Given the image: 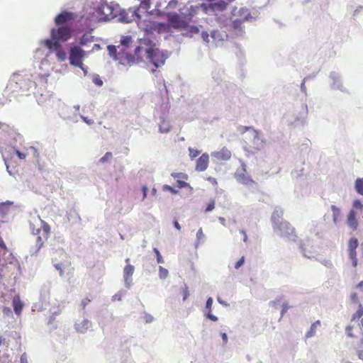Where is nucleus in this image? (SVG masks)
I'll return each mask as SVG.
<instances>
[{
  "mask_svg": "<svg viewBox=\"0 0 363 363\" xmlns=\"http://www.w3.org/2000/svg\"><path fill=\"white\" fill-rule=\"evenodd\" d=\"M347 224L353 230H356L358 228V220L357 218V213L354 209H351L347 215Z\"/></svg>",
  "mask_w": 363,
  "mask_h": 363,
  "instance_id": "12",
  "label": "nucleus"
},
{
  "mask_svg": "<svg viewBox=\"0 0 363 363\" xmlns=\"http://www.w3.org/2000/svg\"><path fill=\"white\" fill-rule=\"evenodd\" d=\"M42 230L45 234L44 235L45 238L47 239L50 234V225L48 223H44L43 225Z\"/></svg>",
  "mask_w": 363,
  "mask_h": 363,
  "instance_id": "35",
  "label": "nucleus"
},
{
  "mask_svg": "<svg viewBox=\"0 0 363 363\" xmlns=\"http://www.w3.org/2000/svg\"><path fill=\"white\" fill-rule=\"evenodd\" d=\"M202 236H203V230L201 228H200L198 232H197V237L198 238H201Z\"/></svg>",
  "mask_w": 363,
  "mask_h": 363,
  "instance_id": "60",
  "label": "nucleus"
},
{
  "mask_svg": "<svg viewBox=\"0 0 363 363\" xmlns=\"http://www.w3.org/2000/svg\"><path fill=\"white\" fill-rule=\"evenodd\" d=\"M93 82L97 85V86H102L103 85V81L100 78L99 75H95L93 77Z\"/></svg>",
  "mask_w": 363,
  "mask_h": 363,
  "instance_id": "38",
  "label": "nucleus"
},
{
  "mask_svg": "<svg viewBox=\"0 0 363 363\" xmlns=\"http://www.w3.org/2000/svg\"><path fill=\"white\" fill-rule=\"evenodd\" d=\"M359 320L357 326L350 325L346 327L345 332L347 336L357 337L359 334L363 335V305L359 304L358 309L352 314L351 321L356 322Z\"/></svg>",
  "mask_w": 363,
  "mask_h": 363,
  "instance_id": "3",
  "label": "nucleus"
},
{
  "mask_svg": "<svg viewBox=\"0 0 363 363\" xmlns=\"http://www.w3.org/2000/svg\"><path fill=\"white\" fill-rule=\"evenodd\" d=\"M7 204L6 203H2L0 205V209L3 208L4 206H6Z\"/></svg>",
  "mask_w": 363,
  "mask_h": 363,
  "instance_id": "64",
  "label": "nucleus"
},
{
  "mask_svg": "<svg viewBox=\"0 0 363 363\" xmlns=\"http://www.w3.org/2000/svg\"><path fill=\"white\" fill-rule=\"evenodd\" d=\"M356 191L363 196V178H359L355 181Z\"/></svg>",
  "mask_w": 363,
  "mask_h": 363,
  "instance_id": "23",
  "label": "nucleus"
},
{
  "mask_svg": "<svg viewBox=\"0 0 363 363\" xmlns=\"http://www.w3.org/2000/svg\"><path fill=\"white\" fill-rule=\"evenodd\" d=\"M0 247L4 250H7L6 244L1 237H0Z\"/></svg>",
  "mask_w": 363,
  "mask_h": 363,
  "instance_id": "53",
  "label": "nucleus"
},
{
  "mask_svg": "<svg viewBox=\"0 0 363 363\" xmlns=\"http://www.w3.org/2000/svg\"><path fill=\"white\" fill-rule=\"evenodd\" d=\"M108 50L111 57H113L115 60H118V57L116 55L117 49L115 45H108Z\"/></svg>",
  "mask_w": 363,
  "mask_h": 363,
  "instance_id": "30",
  "label": "nucleus"
},
{
  "mask_svg": "<svg viewBox=\"0 0 363 363\" xmlns=\"http://www.w3.org/2000/svg\"><path fill=\"white\" fill-rule=\"evenodd\" d=\"M86 55L85 51L79 45H74L69 50V63L70 65L84 69L83 60Z\"/></svg>",
  "mask_w": 363,
  "mask_h": 363,
  "instance_id": "4",
  "label": "nucleus"
},
{
  "mask_svg": "<svg viewBox=\"0 0 363 363\" xmlns=\"http://www.w3.org/2000/svg\"><path fill=\"white\" fill-rule=\"evenodd\" d=\"M130 258L125 259L126 265L123 269V277L126 282L131 281V277L133 276L135 270L134 267L130 264Z\"/></svg>",
  "mask_w": 363,
  "mask_h": 363,
  "instance_id": "14",
  "label": "nucleus"
},
{
  "mask_svg": "<svg viewBox=\"0 0 363 363\" xmlns=\"http://www.w3.org/2000/svg\"><path fill=\"white\" fill-rule=\"evenodd\" d=\"M201 37L206 43H208L209 42V35L206 31L202 32Z\"/></svg>",
  "mask_w": 363,
  "mask_h": 363,
  "instance_id": "47",
  "label": "nucleus"
},
{
  "mask_svg": "<svg viewBox=\"0 0 363 363\" xmlns=\"http://www.w3.org/2000/svg\"><path fill=\"white\" fill-rule=\"evenodd\" d=\"M358 240L356 238H352L348 242V250H356L358 247Z\"/></svg>",
  "mask_w": 363,
  "mask_h": 363,
  "instance_id": "26",
  "label": "nucleus"
},
{
  "mask_svg": "<svg viewBox=\"0 0 363 363\" xmlns=\"http://www.w3.org/2000/svg\"><path fill=\"white\" fill-rule=\"evenodd\" d=\"M211 156L217 161H228L231 158V152L224 147L219 151L212 152Z\"/></svg>",
  "mask_w": 363,
  "mask_h": 363,
  "instance_id": "10",
  "label": "nucleus"
},
{
  "mask_svg": "<svg viewBox=\"0 0 363 363\" xmlns=\"http://www.w3.org/2000/svg\"><path fill=\"white\" fill-rule=\"evenodd\" d=\"M153 251L155 253V255L157 257V263H159V264L164 263V259H163L160 251L157 250V248H154Z\"/></svg>",
  "mask_w": 363,
  "mask_h": 363,
  "instance_id": "36",
  "label": "nucleus"
},
{
  "mask_svg": "<svg viewBox=\"0 0 363 363\" xmlns=\"http://www.w3.org/2000/svg\"><path fill=\"white\" fill-rule=\"evenodd\" d=\"M160 132L162 133H167L169 130V128H167L165 130H162V127L160 128Z\"/></svg>",
  "mask_w": 363,
  "mask_h": 363,
  "instance_id": "62",
  "label": "nucleus"
},
{
  "mask_svg": "<svg viewBox=\"0 0 363 363\" xmlns=\"http://www.w3.org/2000/svg\"><path fill=\"white\" fill-rule=\"evenodd\" d=\"M244 262H245V257H242L235 264V269H238L240 268L243 264H244Z\"/></svg>",
  "mask_w": 363,
  "mask_h": 363,
  "instance_id": "46",
  "label": "nucleus"
},
{
  "mask_svg": "<svg viewBox=\"0 0 363 363\" xmlns=\"http://www.w3.org/2000/svg\"><path fill=\"white\" fill-rule=\"evenodd\" d=\"M149 30H154V32H157L158 33H168L170 30V26L169 22L166 23L156 21L155 27L150 28Z\"/></svg>",
  "mask_w": 363,
  "mask_h": 363,
  "instance_id": "16",
  "label": "nucleus"
},
{
  "mask_svg": "<svg viewBox=\"0 0 363 363\" xmlns=\"http://www.w3.org/2000/svg\"><path fill=\"white\" fill-rule=\"evenodd\" d=\"M21 363H28V360L25 354H23L21 357Z\"/></svg>",
  "mask_w": 363,
  "mask_h": 363,
  "instance_id": "58",
  "label": "nucleus"
},
{
  "mask_svg": "<svg viewBox=\"0 0 363 363\" xmlns=\"http://www.w3.org/2000/svg\"><path fill=\"white\" fill-rule=\"evenodd\" d=\"M209 163V156L207 153L202 154L196 160L195 169L198 172L205 171Z\"/></svg>",
  "mask_w": 363,
  "mask_h": 363,
  "instance_id": "11",
  "label": "nucleus"
},
{
  "mask_svg": "<svg viewBox=\"0 0 363 363\" xmlns=\"http://www.w3.org/2000/svg\"><path fill=\"white\" fill-rule=\"evenodd\" d=\"M356 289H359L360 291L363 292V281H361L356 286Z\"/></svg>",
  "mask_w": 363,
  "mask_h": 363,
  "instance_id": "54",
  "label": "nucleus"
},
{
  "mask_svg": "<svg viewBox=\"0 0 363 363\" xmlns=\"http://www.w3.org/2000/svg\"><path fill=\"white\" fill-rule=\"evenodd\" d=\"M169 274L168 270L162 266L159 267V277L160 279H164L167 277Z\"/></svg>",
  "mask_w": 363,
  "mask_h": 363,
  "instance_id": "28",
  "label": "nucleus"
},
{
  "mask_svg": "<svg viewBox=\"0 0 363 363\" xmlns=\"http://www.w3.org/2000/svg\"><path fill=\"white\" fill-rule=\"evenodd\" d=\"M43 45L49 50L54 51L55 55L60 62H64L67 58V53L63 50L60 42L52 40L46 39L43 41Z\"/></svg>",
  "mask_w": 363,
  "mask_h": 363,
  "instance_id": "6",
  "label": "nucleus"
},
{
  "mask_svg": "<svg viewBox=\"0 0 363 363\" xmlns=\"http://www.w3.org/2000/svg\"><path fill=\"white\" fill-rule=\"evenodd\" d=\"M132 42V38L130 36L126 35L123 36L121 39V44L124 46H128V45Z\"/></svg>",
  "mask_w": 363,
  "mask_h": 363,
  "instance_id": "32",
  "label": "nucleus"
},
{
  "mask_svg": "<svg viewBox=\"0 0 363 363\" xmlns=\"http://www.w3.org/2000/svg\"><path fill=\"white\" fill-rule=\"evenodd\" d=\"M239 130L241 133H244L248 130H252L253 132V135L255 138H257L259 135V132L256 130L253 127L251 126H240L239 128Z\"/></svg>",
  "mask_w": 363,
  "mask_h": 363,
  "instance_id": "25",
  "label": "nucleus"
},
{
  "mask_svg": "<svg viewBox=\"0 0 363 363\" xmlns=\"http://www.w3.org/2000/svg\"><path fill=\"white\" fill-rule=\"evenodd\" d=\"M146 53L147 58L155 65L156 68L164 64L165 58L159 50L150 48L146 50Z\"/></svg>",
  "mask_w": 363,
  "mask_h": 363,
  "instance_id": "8",
  "label": "nucleus"
},
{
  "mask_svg": "<svg viewBox=\"0 0 363 363\" xmlns=\"http://www.w3.org/2000/svg\"><path fill=\"white\" fill-rule=\"evenodd\" d=\"M349 257L352 262V265L354 267H356L358 264V260L357 257V252L356 250H348Z\"/></svg>",
  "mask_w": 363,
  "mask_h": 363,
  "instance_id": "24",
  "label": "nucleus"
},
{
  "mask_svg": "<svg viewBox=\"0 0 363 363\" xmlns=\"http://www.w3.org/2000/svg\"><path fill=\"white\" fill-rule=\"evenodd\" d=\"M178 4L177 0H171L167 5V8L175 9Z\"/></svg>",
  "mask_w": 363,
  "mask_h": 363,
  "instance_id": "45",
  "label": "nucleus"
},
{
  "mask_svg": "<svg viewBox=\"0 0 363 363\" xmlns=\"http://www.w3.org/2000/svg\"><path fill=\"white\" fill-rule=\"evenodd\" d=\"M162 189L164 191H169V192L172 193V194H178V191L177 190H176L174 187H172V186H171L169 185H167V184L163 185L162 186Z\"/></svg>",
  "mask_w": 363,
  "mask_h": 363,
  "instance_id": "34",
  "label": "nucleus"
},
{
  "mask_svg": "<svg viewBox=\"0 0 363 363\" xmlns=\"http://www.w3.org/2000/svg\"><path fill=\"white\" fill-rule=\"evenodd\" d=\"M23 303L21 301L19 295H16L13 298V307L16 315H20L23 308Z\"/></svg>",
  "mask_w": 363,
  "mask_h": 363,
  "instance_id": "17",
  "label": "nucleus"
},
{
  "mask_svg": "<svg viewBox=\"0 0 363 363\" xmlns=\"http://www.w3.org/2000/svg\"><path fill=\"white\" fill-rule=\"evenodd\" d=\"M76 15L74 13L62 11L55 17V23L57 26H62L65 23L74 21Z\"/></svg>",
  "mask_w": 363,
  "mask_h": 363,
  "instance_id": "9",
  "label": "nucleus"
},
{
  "mask_svg": "<svg viewBox=\"0 0 363 363\" xmlns=\"http://www.w3.org/2000/svg\"><path fill=\"white\" fill-rule=\"evenodd\" d=\"M352 206L354 208L360 209V210H362L363 208V205L362 204L361 201L358 199L355 200L353 202Z\"/></svg>",
  "mask_w": 363,
  "mask_h": 363,
  "instance_id": "42",
  "label": "nucleus"
},
{
  "mask_svg": "<svg viewBox=\"0 0 363 363\" xmlns=\"http://www.w3.org/2000/svg\"><path fill=\"white\" fill-rule=\"evenodd\" d=\"M196 14V11L191 6L189 9L188 13L184 14L181 16L177 13H168L167 20L170 27L175 29H185L188 27L189 23L192 21V18Z\"/></svg>",
  "mask_w": 363,
  "mask_h": 363,
  "instance_id": "1",
  "label": "nucleus"
},
{
  "mask_svg": "<svg viewBox=\"0 0 363 363\" xmlns=\"http://www.w3.org/2000/svg\"><path fill=\"white\" fill-rule=\"evenodd\" d=\"M189 157L191 160H194L196 157L200 155V151L192 147L189 148Z\"/></svg>",
  "mask_w": 363,
  "mask_h": 363,
  "instance_id": "29",
  "label": "nucleus"
},
{
  "mask_svg": "<svg viewBox=\"0 0 363 363\" xmlns=\"http://www.w3.org/2000/svg\"><path fill=\"white\" fill-rule=\"evenodd\" d=\"M93 36L89 34H84L79 39V44L81 45H86L88 43L93 42Z\"/></svg>",
  "mask_w": 363,
  "mask_h": 363,
  "instance_id": "22",
  "label": "nucleus"
},
{
  "mask_svg": "<svg viewBox=\"0 0 363 363\" xmlns=\"http://www.w3.org/2000/svg\"><path fill=\"white\" fill-rule=\"evenodd\" d=\"M331 210L333 212V223L337 225L341 216L340 209L335 205L331 206Z\"/></svg>",
  "mask_w": 363,
  "mask_h": 363,
  "instance_id": "19",
  "label": "nucleus"
},
{
  "mask_svg": "<svg viewBox=\"0 0 363 363\" xmlns=\"http://www.w3.org/2000/svg\"><path fill=\"white\" fill-rule=\"evenodd\" d=\"M36 241L38 242V247H40L43 245V242L42 241L41 237L38 236L36 238Z\"/></svg>",
  "mask_w": 363,
  "mask_h": 363,
  "instance_id": "56",
  "label": "nucleus"
},
{
  "mask_svg": "<svg viewBox=\"0 0 363 363\" xmlns=\"http://www.w3.org/2000/svg\"><path fill=\"white\" fill-rule=\"evenodd\" d=\"M55 269L59 271V274L60 276H62L64 274V270L62 267V265L60 264H55Z\"/></svg>",
  "mask_w": 363,
  "mask_h": 363,
  "instance_id": "48",
  "label": "nucleus"
},
{
  "mask_svg": "<svg viewBox=\"0 0 363 363\" xmlns=\"http://www.w3.org/2000/svg\"><path fill=\"white\" fill-rule=\"evenodd\" d=\"M171 176L177 179L187 180L189 177L186 174L182 172H173L171 174Z\"/></svg>",
  "mask_w": 363,
  "mask_h": 363,
  "instance_id": "27",
  "label": "nucleus"
},
{
  "mask_svg": "<svg viewBox=\"0 0 363 363\" xmlns=\"http://www.w3.org/2000/svg\"><path fill=\"white\" fill-rule=\"evenodd\" d=\"M91 302V300L89 298H84L82 301V308L84 309L86 306Z\"/></svg>",
  "mask_w": 363,
  "mask_h": 363,
  "instance_id": "50",
  "label": "nucleus"
},
{
  "mask_svg": "<svg viewBox=\"0 0 363 363\" xmlns=\"http://www.w3.org/2000/svg\"><path fill=\"white\" fill-rule=\"evenodd\" d=\"M174 226L175 227L176 229H177L178 230H181V226L179 225V223H178L177 220H174Z\"/></svg>",
  "mask_w": 363,
  "mask_h": 363,
  "instance_id": "57",
  "label": "nucleus"
},
{
  "mask_svg": "<svg viewBox=\"0 0 363 363\" xmlns=\"http://www.w3.org/2000/svg\"><path fill=\"white\" fill-rule=\"evenodd\" d=\"M215 208V201L212 199L208 204L206 208V212L211 211Z\"/></svg>",
  "mask_w": 363,
  "mask_h": 363,
  "instance_id": "40",
  "label": "nucleus"
},
{
  "mask_svg": "<svg viewBox=\"0 0 363 363\" xmlns=\"http://www.w3.org/2000/svg\"><path fill=\"white\" fill-rule=\"evenodd\" d=\"M207 318L214 322L218 320V318L211 313V311H208V313L207 314Z\"/></svg>",
  "mask_w": 363,
  "mask_h": 363,
  "instance_id": "49",
  "label": "nucleus"
},
{
  "mask_svg": "<svg viewBox=\"0 0 363 363\" xmlns=\"http://www.w3.org/2000/svg\"><path fill=\"white\" fill-rule=\"evenodd\" d=\"M156 21H151L150 19H145L143 21L138 19L137 21L138 26L140 28L143 30L147 33H153L154 30H150L149 28H154Z\"/></svg>",
  "mask_w": 363,
  "mask_h": 363,
  "instance_id": "13",
  "label": "nucleus"
},
{
  "mask_svg": "<svg viewBox=\"0 0 363 363\" xmlns=\"http://www.w3.org/2000/svg\"><path fill=\"white\" fill-rule=\"evenodd\" d=\"M29 150H31V151H33L35 154H37V155H38V152H37V150H36L35 147H29Z\"/></svg>",
  "mask_w": 363,
  "mask_h": 363,
  "instance_id": "61",
  "label": "nucleus"
},
{
  "mask_svg": "<svg viewBox=\"0 0 363 363\" xmlns=\"http://www.w3.org/2000/svg\"><path fill=\"white\" fill-rule=\"evenodd\" d=\"M276 215L279 217L277 213H274L272 216L274 231H276L280 237L295 240L297 237L295 228L288 221H276Z\"/></svg>",
  "mask_w": 363,
  "mask_h": 363,
  "instance_id": "2",
  "label": "nucleus"
},
{
  "mask_svg": "<svg viewBox=\"0 0 363 363\" xmlns=\"http://www.w3.org/2000/svg\"><path fill=\"white\" fill-rule=\"evenodd\" d=\"M119 19L123 23H131L133 21H138L140 19L139 14V9L129 8L127 10H123L120 12Z\"/></svg>",
  "mask_w": 363,
  "mask_h": 363,
  "instance_id": "7",
  "label": "nucleus"
},
{
  "mask_svg": "<svg viewBox=\"0 0 363 363\" xmlns=\"http://www.w3.org/2000/svg\"><path fill=\"white\" fill-rule=\"evenodd\" d=\"M212 304H213V299L212 298H208L206 301V308L209 310V311H211V306H212Z\"/></svg>",
  "mask_w": 363,
  "mask_h": 363,
  "instance_id": "51",
  "label": "nucleus"
},
{
  "mask_svg": "<svg viewBox=\"0 0 363 363\" xmlns=\"http://www.w3.org/2000/svg\"><path fill=\"white\" fill-rule=\"evenodd\" d=\"M237 180L245 185H252L255 184L253 179L250 176L245 175V174H240L236 175Z\"/></svg>",
  "mask_w": 363,
  "mask_h": 363,
  "instance_id": "18",
  "label": "nucleus"
},
{
  "mask_svg": "<svg viewBox=\"0 0 363 363\" xmlns=\"http://www.w3.org/2000/svg\"><path fill=\"white\" fill-rule=\"evenodd\" d=\"M140 49L141 48L139 46L135 48V52L136 55H138V53L140 52Z\"/></svg>",
  "mask_w": 363,
  "mask_h": 363,
  "instance_id": "63",
  "label": "nucleus"
},
{
  "mask_svg": "<svg viewBox=\"0 0 363 363\" xmlns=\"http://www.w3.org/2000/svg\"><path fill=\"white\" fill-rule=\"evenodd\" d=\"M112 158V153L110 152H107L104 157H102L100 160H99V162L100 163H105L106 162H108L109 160H111V159Z\"/></svg>",
  "mask_w": 363,
  "mask_h": 363,
  "instance_id": "33",
  "label": "nucleus"
},
{
  "mask_svg": "<svg viewBox=\"0 0 363 363\" xmlns=\"http://www.w3.org/2000/svg\"><path fill=\"white\" fill-rule=\"evenodd\" d=\"M240 233L243 235V240L245 242H246L247 241V235L246 231L244 230H241Z\"/></svg>",
  "mask_w": 363,
  "mask_h": 363,
  "instance_id": "55",
  "label": "nucleus"
},
{
  "mask_svg": "<svg viewBox=\"0 0 363 363\" xmlns=\"http://www.w3.org/2000/svg\"><path fill=\"white\" fill-rule=\"evenodd\" d=\"M350 300L354 303H359V298L356 292H352L350 294Z\"/></svg>",
  "mask_w": 363,
  "mask_h": 363,
  "instance_id": "37",
  "label": "nucleus"
},
{
  "mask_svg": "<svg viewBox=\"0 0 363 363\" xmlns=\"http://www.w3.org/2000/svg\"><path fill=\"white\" fill-rule=\"evenodd\" d=\"M291 306H289V304L287 303H285L282 305L281 306V316H284V315L287 312V311L289 309Z\"/></svg>",
  "mask_w": 363,
  "mask_h": 363,
  "instance_id": "41",
  "label": "nucleus"
},
{
  "mask_svg": "<svg viewBox=\"0 0 363 363\" xmlns=\"http://www.w3.org/2000/svg\"><path fill=\"white\" fill-rule=\"evenodd\" d=\"M15 152L16 154V155L18 156V157L20 159V160H25L28 153L26 152H22L18 150H15Z\"/></svg>",
  "mask_w": 363,
  "mask_h": 363,
  "instance_id": "43",
  "label": "nucleus"
},
{
  "mask_svg": "<svg viewBox=\"0 0 363 363\" xmlns=\"http://www.w3.org/2000/svg\"><path fill=\"white\" fill-rule=\"evenodd\" d=\"M142 191H143V200H144L147 197V191H148L147 186H145V185L143 186L142 187Z\"/></svg>",
  "mask_w": 363,
  "mask_h": 363,
  "instance_id": "52",
  "label": "nucleus"
},
{
  "mask_svg": "<svg viewBox=\"0 0 363 363\" xmlns=\"http://www.w3.org/2000/svg\"><path fill=\"white\" fill-rule=\"evenodd\" d=\"M189 295V294L188 288L186 286H184V287L182 289L183 300L185 301L188 298Z\"/></svg>",
  "mask_w": 363,
  "mask_h": 363,
  "instance_id": "44",
  "label": "nucleus"
},
{
  "mask_svg": "<svg viewBox=\"0 0 363 363\" xmlns=\"http://www.w3.org/2000/svg\"><path fill=\"white\" fill-rule=\"evenodd\" d=\"M186 180H182V179H177V186L179 188V189H182V188H186V187H189L191 188L190 185L189 183H187L186 182Z\"/></svg>",
  "mask_w": 363,
  "mask_h": 363,
  "instance_id": "31",
  "label": "nucleus"
},
{
  "mask_svg": "<svg viewBox=\"0 0 363 363\" xmlns=\"http://www.w3.org/2000/svg\"><path fill=\"white\" fill-rule=\"evenodd\" d=\"M186 28H188L189 33L191 34H197L199 32V28L196 26H188Z\"/></svg>",
  "mask_w": 363,
  "mask_h": 363,
  "instance_id": "39",
  "label": "nucleus"
},
{
  "mask_svg": "<svg viewBox=\"0 0 363 363\" xmlns=\"http://www.w3.org/2000/svg\"><path fill=\"white\" fill-rule=\"evenodd\" d=\"M99 13H101L104 20H109L112 17L113 9L107 4H101L98 9Z\"/></svg>",
  "mask_w": 363,
  "mask_h": 363,
  "instance_id": "15",
  "label": "nucleus"
},
{
  "mask_svg": "<svg viewBox=\"0 0 363 363\" xmlns=\"http://www.w3.org/2000/svg\"><path fill=\"white\" fill-rule=\"evenodd\" d=\"M72 34V30L67 26H62L58 28H52L51 30V39L53 41H62L66 42L71 37Z\"/></svg>",
  "mask_w": 363,
  "mask_h": 363,
  "instance_id": "5",
  "label": "nucleus"
},
{
  "mask_svg": "<svg viewBox=\"0 0 363 363\" xmlns=\"http://www.w3.org/2000/svg\"><path fill=\"white\" fill-rule=\"evenodd\" d=\"M150 6H151L150 0H142L140 4V6L137 9H139V11L140 9H143L145 13H147V11L150 9ZM147 16H149V14L147 13Z\"/></svg>",
  "mask_w": 363,
  "mask_h": 363,
  "instance_id": "21",
  "label": "nucleus"
},
{
  "mask_svg": "<svg viewBox=\"0 0 363 363\" xmlns=\"http://www.w3.org/2000/svg\"><path fill=\"white\" fill-rule=\"evenodd\" d=\"M319 326H320V320H317L315 323H313L311 325V328L309 329V330L306 333V338H310V337L314 336L315 335L316 330H317L318 327H319Z\"/></svg>",
  "mask_w": 363,
  "mask_h": 363,
  "instance_id": "20",
  "label": "nucleus"
},
{
  "mask_svg": "<svg viewBox=\"0 0 363 363\" xmlns=\"http://www.w3.org/2000/svg\"><path fill=\"white\" fill-rule=\"evenodd\" d=\"M221 337H222V339L224 342V343H227L228 342V337H227V335L225 333H222L221 334Z\"/></svg>",
  "mask_w": 363,
  "mask_h": 363,
  "instance_id": "59",
  "label": "nucleus"
}]
</instances>
